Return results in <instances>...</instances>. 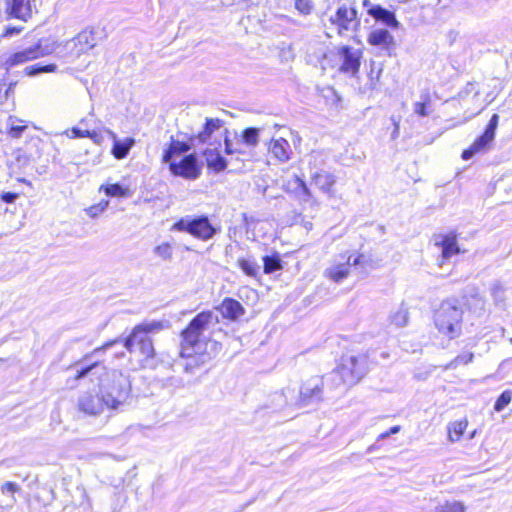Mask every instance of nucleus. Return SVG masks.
<instances>
[{"mask_svg": "<svg viewBox=\"0 0 512 512\" xmlns=\"http://www.w3.org/2000/svg\"><path fill=\"white\" fill-rule=\"evenodd\" d=\"M219 324V317L213 311L206 310L198 313L181 332L180 355L186 358L198 356L202 363L216 355L218 343L205 336Z\"/></svg>", "mask_w": 512, "mask_h": 512, "instance_id": "nucleus-1", "label": "nucleus"}, {"mask_svg": "<svg viewBox=\"0 0 512 512\" xmlns=\"http://www.w3.org/2000/svg\"><path fill=\"white\" fill-rule=\"evenodd\" d=\"M87 376L96 377L99 380V389L107 402V409L119 410L131 396V382L129 377L118 370H110L99 361L88 363L77 369L75 379L79 380Z\"/></svg>", "mask_w": 512, "mask_h": 512, "instance_id": "nucleus-2", "label": "nucleus"}, {"mask_svg": "<svg viewBox=\"0 0 512 512\" xmlns=\"http://www.w3.org/2000/svg\"><path fill=\"white\" fill-rule=\"evenodd\" d=\"M163 329L160 321L143 322L136 325L130 335L123 339V346L136 354L145 367H155V349L149 334Z\"/></svg>", "mask_w": 512, "mask_h": 512, "instance_id": "nucleus-3", "label": "nucleus"}, {"mask_svg": "<svg viewBox=\"0 0 512 512\" xmlns=\"http://www.w3.org/2000/svg\"><path fill=\"white\" fill-rule=\"evenodd\" d=\"M463 308L456 298L444 300L434 313V323L437 330L454 339L461 333Z\"/></svg>", "mask_w": 512, "mask_h": 512, "instance_id": "nucleus-4", "label": "nucleus"}, {"mask_svg": "<svg viewBox=\"0 0 512 512\" xmlns=\"http://www.w3.org/2000/svg\"><path fill=\"white\" fill-rule=\"evenodd\" d=\"M368 357L365 354L350 355L341 357L337 368L331 373L333 378L339 377L346 385L357 384L367 373Z\"/></svg>", "mask_w": 512, "mask_h": 512, "instance_id": "nucleus-5", "label": "nucleus"}, {"mask_svg": "<svg viewBox=\"0 0 512 512\" xmlns=\"http://www.w3.org/2000/svg\"><path fill=\"white\" fill-rule=\"evenodd\" d=\"M172 230L186 232L202 241H208L220 233L221 227L214 226L208 216H185L173 224Z\"/></svg>", "mask_w": 512, "mask_h": 512, "instance_id": "nucleus-6", "label": "nucleus"}, {"mask_svg": "<svg viewBox=\"0 0 512 512\" xmlns=\"http://www.w3.org/2000/svg\"><path fill=\"white\" fill-rule=\"evenodd\" d=\"M324 381L320 376H312L303 381L299 391H291V400L297 407H307L318 404L324 399Z\"/></svg>", "mask_w": 512, "mask_h": 512, "instance_id": "nucleus-7", "label": "nucleus"}, {"mask_svg": "<svg viewBox=\"0 0 512 512\" xmlns=\"http://www.w3.org/2000/svg\"><path fill=\"white\" fill-rule=\"evenodd\" d=\"M361 56L362 53L359 49H354L350 46H341L337 51H329L324 54V60L338 59L341 61L339 71L355 76L361 65Z\"/></svg>", "mask_w": 512, "mask_h": 512, "instance_id": "nucleus-8", "label": "nucleus"}, {"mask_svg": "<svg viewBox=\"0 0 512 512\" xmlns=\"http://www.w3.org/2000/svg\"><path fill=\"white\" fill-rule=\"evenodd\" d=\"M55 43L49 39H40L34 46L12 54L5 62L7 66H15L42 56L51 54Z\"/></svg>", "mask_w": 512, "mask_h": 512, "instance_id": "nucleus-9", "label": "nucleus"}, {"mask_svg": "<svg viewBox=\"0 0 512 512\" xmlns=\"http://www.w3.org/2000/svg\"><path fill=\"white\" fill-rule=\"evenodd\" d=\"M169 171L172 175L194 180L201 174V165L195 153L184 156L180 161H171Z\"/></svg>", "mask_w": 512, "mask_h": 512, "instance_id": "nucleus-10", "label": "nucleus"}, {"mask_svg": "<svg viewBox=\"0 0 512 512\" xmlns=\"http://www.w3.org/2000/svg\"><path fill=\"white\" fill-rule=\"evenodd\" d=\"M225 122L219 118H205L202 130L198 133L190 135V142L192 144H208L212 145V139L217 135H224Z\"/></svg>", "mask_w": 512, "mask_h": 512, "instance_id": "nucleus-11", "label": "nucleus"}, {"mask_svg": "<svg viewBox=\"0 0 512 512\" xmlns=\"http://www.w3.org/2000/svg\"><path fill=\"white\" fill-rule=\"evenodd\" d=\"M77 406L81 412L95 416L107 409V402L100 390L97 393L86 391L79 396Z\"/></svg>", "mask_w": 512, "mask_h": 512, "instance_id": "nucleus-12", "label": "nucleus"}, {"mask_svg": "<svg viewBox=\"0 0 512 512\" xmlns=\"http://www.w3.org/2000/svg\"><path fill=\"white\" fill-rule=\"evenodd\" d=\"M363 255L356 257L349 256L345 263L334 265L326 270V275L336 283L343 281L349 274L350 266H358L362 264Z\"/></svg>", "mask_w": 512, "mask_h": 512, "instance_id": "nucleus-13", "label": "nucleus"}, {"mask_svg": "<svg viewBox=\"0 0 512 512\" xmlns=\"http://www.w3.org/2000/svg\"><path fill=\"white\" fill-rule=\"evenodd\" d=\"M196 145L197 144H192V142H190V136L188 137L187 142L176 140L173 136H171L170 144L163 152L162 162L165 164H170L171 161H175V157L189 152L192 147Z\"/></svg>", "mask_w": 512, "mask_h": 512, "instance_id": "nucleus-14", "label": "nucleus"}, {"mask_svg": "<svg viewBox=\"0 0 512 512\" xmlns=\"http://www.w3.org/2000/svg\"><path fill=\"white\" fill-rule=\"evenodd\" d=\"M215 309L225 318L230 321H236L245 314L243 305L230 297H226L222 303L215 307Z\"/></svg>", "mask_w": 512, "mask_h": 512, "instance_id": "nucleus-15", "label": "nucleus"}, {"mask_svg": "<svg viewBox=\"0 0 512 512\" xmlns=\"http://www.w3.org/2000/svg\"><path fill=\"white\" fill-rule=\"evenodd\" d=\"M67 44H73L75 54L80 55L89 51L96 45L95 34L92 30H83Z\"/></svg>", "mask_w": 512, "mask_h": 512, "instance_id": "nucleus-16", "label": "nucleus"}, {"mask_svg": "<svg viewBox=\"0 0 512 512\" xmlns=\"http://www.w3.org/2000/svg\"><path fill=\"white\" fill-rule=\"evenodd\" d=\"M291 391L292 388L286 387L281 391L271 394L265 407L273 412H277L287 406H295V403L291 400Z\"/></svg>", "mask_w": 512, "mask_h": 512, "instance_id": "nucleus-17", "label": "nucleus"}, {"mask_svg": "<svg viewBox=\"0 0 512 512\" xmlns=\"http://www.w3.org/2000/svg\"><path fill=\"white\" fill-rule=\"evenodd\" d=\"M367 41L370 45L380 46L387 51L395 47L393 35L387 29L383 28L372 30L368 35Z\"/></svg>", "mask_w": 512, "mask_h": 512, "instance_id": "nucleus-18", "label": "nucleus"}, {"mask_svg": "<svg viewBox=\"0 0 512 512\" xmlns=\"http://www.w3.org/2000/svg\"><path fill=\"white\" fill-rule=\"evenodd\" d=\"M368 14L390 28L398 29L400 27V22L396 19L395 13L380 5H372L368 9Z\"/></svg>", "mask_w": 512, "mask_h": 512, "instance_id": "nucleus-19", "label": "nucleus"}, {"mask_svg": "<svg viewBox=\"0 0 512 512\" xmlns=\"http://www.w3.org/2000/svg\"><path fill=\"white\" fill-rule=\"evenodd\" d=\"M439 239L440 240L437 239L435 241V245L441 247V257L443 261L460 253V248L457 244L456 235L454 233L439 236Z\"/></svg>", "mask_w": 512, "mask_h": 512, "instance_id": "nucleus-20", "label": "nucleus"}, {"mask_svg": "<svg viewBox=\"0 0 512 512\" xmlns=\"http://www.w3.org/2000/svg\"><path fill=\"white\" fill-rule=\"evenodd\" d=\"M493 140L494 138L492 136H490L486 132H483L481 136L475 139V141L469 146V148L465 149L462 152V159L469 160L478 153L486 152L490 148V145L493 142Z\"/></svg>", "mask_w": 512, "mask_h": 512, "instance_id": "nucleus-21", "label": "nucleus"}, {"mask_svg": "<svg viewBox=\"0 0 512 512\" xmlns=\"http://www.w3.org/2000/svg\"><path fill=\"white\" fill-rule=\"evenodd\" d=\"M25 0H7V14L9 17L26 22L32 15L30 5L24 4Z\"/></svg>", "mask_w": 512, "mask_h": 512, "instance_id": "nucleus-22", "label": "nucleus"}, {"mask_svg": "<svg viewBox=\"0 0 512 512\" xmlns=\"http://www.w3.org/2000/svg\"><path fill=\"white\" fill-rule=\"evenodd\" d=\"M107 133L111 136L114 141L111 153L116 159H124L128 154L131 148L135 145L134 138H125L124 140H118L117 135L111 131L107 130Z\"/></svg>", "mask_w": 512, "mask_h": 512, "instance_id": "nucleus-23", "label": "nucleus"}, {"mask_svg": "<svg viewBox=\"0 0 512 512\" xmlns=\"http://www.w3.org/2000/svg\"><path fill=\"white\" fill-rule=\"evenodd\" d=\"M269 151L281 163L287 162L290 159V144L284 138L272 139L269 144Z\"/></svg>", "mask_w": 512, "mask_h": 512, "instance_id": "nucleus-24", "label": "nucleus"}, {"mask_svg": "<svg viewBox=\"0 0 512 512\" xmlns=\"http://www.w3.org/2000/svg\"><path fill=\"white\" fill-rule=\"evenodd\" d=\"M357 11L355 8H348L343 5L340 6L335 15L331 17V21L337 24L342 29H349L350 23L356 19Z\"/></svg>", "mask_w": 512, "mask_h": 512, "instance_id": "nucleus-25", "label": "nucleus"}, {"mask_svg": "<svg viewBox=\"0 0 512 512\" xmlns=\"http://www.w3.org/2000/svg\"><path fill=\"white\" fill-rule=\"evenodd\" d=\"M335 182V176L325 170L316 171L311 176V184L315 185L324 193H329Z\"/></svg>", "mask_w": 512, "mask_h": 512, "instance_id": "nucleus-26", "label": "nucleus"}, {"mask_svg": "<svg viewBox=\"0 0 512 512\" xmlns=\"http://www.w3.org/2000/svg\"><path fill=\"white\" fill-rule=\"evenodd\" d=\"M204 156L207 162V165L210 169L220 172L226 169L227 161L220 154L217 148L214 149H206L204 152Z\"/></svg>", "mask_w": 512, "mask_h": 512, "instance_id": "nucleus-27", "label": "nucleus"}, {"mask_svg": "<svg viewBox=\"0 0 512 512\" xmlns=\"http://www.w3.org/2000/svg\"><path fill=\"white\" fill-rule=\"evenodd\" d=\"M238 267L249 277L257 278L259 276V265L257 262L252 258H239L237 260Z\"/></svg>", "mask_w": 512, "mask_h": 512, "instance_id": "nucleus-28", "label": "nucleus"}, {"mask_svg": "<svg viewBox=\"0 0 512 512\" xmlns=\"http://www.w3.org/2000/svg\"><path fill=\"white\" fill-rule=\"evenodd\" d=\"M506 287L501 281H494L491 284L490 292L494 300L495 305L499 307H505L506 305Z\"/></svg>", "mask_w": 512, "mask_h": 512, "instance_id": "nucleus-29", "label": "nucleus"}, {"mask_svg": "<svg viewBox=\"0 0 512 512\" xmlns=\"http://www.w3.org/2000/svg\"><path fill=\"white\" fill-rule=\"evenodd\" d=\"M409 319L408 308L401 304L398 309L392 312L389 316L390 324L395 325L398 328H402L407 325Z\"/></svg>", "mask_w": 512, "mask_h": 512, "instance_id": "nucleus-30", "label": "nucleus"}, {"mask_svg": "<svg viewBox=\"0 0 512 512\" xmlns=\"http://www.w3.org/2000/svg\"><path fill=\"white\" fill-rule=\"evenodd\" d=\"M283 268L279 254L266 255L263 257V271L265 274H272Z\"/></svg>", "mask_w": 512, "mask_h": 512, "instance_id": "nucleus-31", "label": "nucleus"}, {"mask_svg": "<svg viewBox=\"0 0 512 512\" xmlns=\"http://www.w3.org/2000/svg\"><path fill=\"white\" fill-rule=\"evenodd\" d=\"M22 120L17 119L16 117L10 116L7 121L8 125V134L10 137L18 139L22 136L23 132L27 129L26 125H20L17 123H21Z\"/></svg>", "mask_w": 512, "mask_h": 512, "instance_id": "nucleus-32", "label": "nucleus"}, {"mask_svg": "<svg viewBox=\"0 0 512 512\" xmlns=\"http://www.w3.org/2000/svg\"><path fill=\"white\" fill-rule=\"evenodd\" d=\"M57 69L56 64H46L43 65L41 63H36L25 68V72L28 76H35L41 73H50L55 72Z\"/></svg>", "mask_w": 512, "mask_h": 512, "instance_id": "nucleus-33", "label": "nucleus"}, {"mask_svg": "<svg viewBox=\"0 0 512 512\" xmlns=\"http://www.w3.org/2000/svg\"><path fill=\"white\" fill-rule=\"evenodd\" d=\"M260 129L255 127H249L242 132V141L248 146L255 147L259 142Z\"/></svg>", "mask_w": 512, "mask_h": 512, "instance_id": "nucleus-34", "label": "nucleus"}, {"mask_svg": "<svg viewBox=\"0 0 512 512\" xmlns=\"http://www.w3.org/2000/svg\"><path fill=\"white\" fill-rule=\"evenodd\" d=\"M468 422L466 420L456 421L451 424L449 428V438L451 441H458L460 437L463 435L465 429L467 428Z\"/></svg>", "mask_w": 512, "mask_h": 512, "instance_id": "nucleus-35", "label": "nucleus"}, {"mask_svg": "<svg viewBox=\"0 0 512 512\" xmlns=\"http://www.w3.org/2000/svg\"><path fill=\"white\" fill-rule=\"evenodd\" d=\"M433 512H465V506L458 501H447L442 505L437 506Z\"/></svg>", "mask_w": 512, "mask_h": 512, "instance_id": "nucleus-36", "label": "nucleus"}, {"mask_svg": "<svg viewBox=\"0 0 512 512\" xmlns=\"http://www.w3.org/2000/svg\"><path fill=\"white\" fill-rule=\"evenodd\" d=\"M104 192L109 197H125L127 196V188H124L119 183L109 184L104 187Z\"/></svg>", "mask_w": 512, "mask_h": 512, "instance_id": "nucleus-37", "label": "nucleus"}, {"mask_svg": "<svg viewBox=\"0 0 512 512\" xmlns=\"http://www.w3.org/2000/svg\"><path fill=\"white\" fill-rule=\"evenodd\" d=\"M512 400V391L505 390L503 391L500 396L497 398L495 404H494V410L496 412H501L506 406L510 404Z\"/></svg>", "mask_w": 512, "mask_h": 512, "instance_id": "nucleus-38", "label": "nucleus"}, {"mask_svg": "<svg viewBox=\"0 0 512 512\" xmlns=\"http://www.w3.org/2000/svg\"><path fill=\"white\" fill-rule=\"evenodd\" d=\"M108 205H109L108 200H102L98 204L90 206L85 211L91 218H95L98 215H100L102 212H104L107 209Z\"/></svg>", "mask_w": 512, "mask_h": 512, "instance_id": "nucleus-39", "label": "nucleus"}, {"mask_svg": "<svg viewBox=\"0 0 512 512\" xmlns=\"http://www.w3.org/2000/svg\"><path fill=\"white\" fill-rule=\"evenodd\" d=\"M473 357V354L470 352L460 354L455 359H453L446 368L453 369L458 365L468 364L473 360Z\"/></svg>", "mask_w": 512, "mask_h": 512, "instance_id": "nucleus-40", "label": "nucleus"}, {"mask_svg": "<svg viewBox=\"0 0 512 512\" xmlns=\"http://www.w3.org/2000/svg\"><path fill=\"white\" fill-rule=\"evenodd\" d=\"M154 252L164 260H169L172 257V247L169 243H162L156 246Z\"/></svg>", "mask_w": 512, "mask_h": 512, "instance_id": "nucleus-41", "label": "nucleus"}, {"mask_svg": "<svg viewBox=\"0 0 512 512\" xmlns=\"http://www.w3.org/2000/svg\"><path fill=\"white\" fill-rule=\"evenodd\" d=\"M229 131L228 129H224V145H225V153L227 155H234V154H244L243 151H241L238 147H234L231 140L229 139Z\"/></svg>", "mask_w": 512, "mask_h": 512, "instance_id": "nucleus-42", "label": "nucleus"}, {"mask_svg": "<svg viewBox=\"0 0 512 512\" xmlns=\"http://www.w3.org/2000/svg\"><path fill=\"white\" fill-rule=\"evenodd\" d=\"M423 98L422 102H416L414 104V112L421 117H425L428 115L427 104L430 102V96L426 94L425 96H421Z\"/></svg>", "mask_w": 512, "mask_h": 512, "instance_id": "nucleus-43", "label": "nucleus"}, {"mask_svg": "<svg viewBox=\"0 0 512 512\" xmlns=\"http://www.w3.org/2000/svg\"><path fill=\"white\" fill-rule=\"evenodd\" d=\"M15 84L10 83L8 86L5 82L0 81V104H2L5 100H7L10 95L13 94Z\"/></svg>", "mask_w": 512, "mask_h": 512, "instance_id": "nucleus-44", "label": "nucleus"}, {"mask_svg": "<svg viewBox=\"0 0 512 512\" xmlns=\"http://www.w3.org/2000/svg\"><path fill=\"white\" fill-rule=\"evenodd\" d=\"M499 123V115L493 114L484 130L487 134L495 138V132Z\"/></svg>", "mask_w": 512, "mask_h": 512, "instance_id": "nucleus-45", "label": "nucleus"}, {"mask_svg": "<svg viewBox=\"0 0 512 512\" xmlns=\"http://www.w3.org/2000/svg\"><path fill=\"white\" fill-rule=\"evenodd\" d=\"M295 7L300 13L309 14L313 5L311 0H296Z\"/></svg>", "mask_w": 512, "mask_h": 512, "instance_id": "nucleus-46", "label": "nucleus"}, {"mask_svg": "<svg viewBox=\"0 0 512 512\" xmlns=\"http://www.w3.org/2000/svg\"><path fill=\"white\" fill-rule=\"evenodd\" d=\"M118 342H120V340H119V339L114 340V341H111V342H107V343H106L105 345H103L102 347L96 348V349H95L91 354H89V355H85V356H84V358H83L81 361L77 362V363H76V366L81 365L82 363L87 362V361H88V359H89L90 357H92L93 355H96L97 353H99V352H101V351H103V350H106L107 348L111 347L112 345H114V344H116V343H118Z\"/></svg>", "mask_w": 512, "mask_h": 512, "instance_id": "nucleus-47", "label": "nucleus"}, {"mask_svg": "<svg viewBox=\"0 0 512 512\" xmlns=\"http://www.w3.org/2000/svg\"><path fill=\"white\" fill-rule=\"evenodd\" d=\"M24 30L23 26H5L2 30L1 37H12L20 34Z\"/></svg>", "mask_w": 512, "mask_h": 512, "instance_id": "nucleus-48", "label": "nucleus"}, {"mask_svg": "<svg viewBox=\"0 0 512 512\" xmlns=\"http://www.w3.org/2000/svg\"><path fill=\"white\" fill-rule=\"evenodd\" d=\"M20 490V487L18 484L14 483V482H6L4 483L2 486H1V492L3 494H14L16 492H18Z\"/></svg>", "mask_w": 512, "mask_h": 512, "instance_id": "nucleus-49", "label": "nucleus"}, {"mask_svg": "<svg viewBox=\"0 0 512 512\" xmlns=\"http://www.w3.org/2000/svg\"><path fill=\"white\" fill-rule=\"evenodd\" d=\"M295 182L297 184V188L301 189L302 194L304 196V200L308 199L311 196L310 189L308 188L305 181H303L301 178L296 177Z\"/></svg>", "mask_w": 512, "mask_h": 512, "instance_id": "nucleus-50", "label": "nucleus"}, {"mask_svg": "<svg viewBox=\"0 0 512 512\" xmlns=\"http://www.w3.org/2000/svg\"><path fill=\"white\" fill-rule=\"evenodd\" d=\"M71 138H84V137H87L89 135V130L85 129V130H82L78 127H73L71 129Z\"/></svg>", "mask_w": 512, "mask_h": 512, "instance_id": "nucleus-51", "label": "nucleus"}, {"mask_svg": "<svg viewBox=\"0 0 512 512\" xmlns=\"http://www.w3.org/2000/svg\"><path fill=\"white\" fill-rule=\"evenodd\" d=\"M87 137L90 138L97 145H101L104 141V136L100 132H97L95 130H89V135Z\"/></svg>", "mask_w": 512, "mask_h": 512, "instance_id": "nucleus-52", "label": "nucleus"}, {"mask_svg": "<svg viewBox=\"0 0 512 512\" xmlns=\"http://www.w3.org/2000/svg\"><path fill=\"white\" fill-rule=\"evenodd\" d=\"M18 197L19 195L14 192H3L1 194V200L5 203H14Z\"/></svg>", "mask_w": 512, "mask_h": 512, "instance_id": "nucleus-53", "label": "nucleus"}, {"mask_svg": "<svg viewBox=\"0 0 512 512\" xmlns=\"http://www.w3.org/2000/svg\"><path fill=\"white\" fill-rule=\"evenodd\" d=\"M391 121H392V123H393V125H394V130H393V132H392V134H391V138H392L393 140H395V139H396V138H398V136H399V131H400V128H399V122H400V120H399V118H397V117H395V116H392V117H391Z\"/></svg>", "mask_w": 512, "mask_h": 512, "instance_id": "nucleus-54", "label": "nucleus"}, {"mask_svg": "<svg viewBox=\"0 0 512 512\" xmlns=\"http://www.w3.org/2000/svg\"><path fill=\"white\" fill-rule=\"evenodd\" d=\"M388 431L390 435L396 434L400 431V426H393Z\"/></svg>", "mask_w": 512, "mask_h": 512, "instance_id": "nucleus-55", "label": "nucleus"}, {"mask_svg": "<svg viewBox=\"0 0 512 512\" xmlns=\"http://www.w3.org/2000/svg\"><path fill=\"white\" fill-rule=\"evenodd\" d=\"M389 436H390L389 431H386V432L381 433V434L379 435L378 440L386 439V438H387V437H389Z\"/></svg>", "mask_w": 512, "mask_h": 512, "instance_id": "nucleus-56", "label": "nucleus"}, {"mask_svg": "<svg viewBox=\"0 0 512 512\" xmlns=\"http://www.w3.org/2000/svg\"><path fill=\"white\" fill-rule=\"evenodd\" d=\"M473 89H474V85H473V84H471V83H469V84L467 85L466 89H465V92H466V93H469V92H471Z\"/></svg>", "mask_w": 512, "mask_h": 512, "instance_id": "nucleus-57", "label": "nucleus"}, {"mask_svg": "<svg viewBox=\"0 0 512 512\" xmlns=\"http://www.w3.org/2000/svg\"><path fill=\"white\" fill-rule=\"evenodd\" d=\"M363 6L367 7L368 9L372 6L370 0H364L363 1Z\"/></svg>", "mask_w": 512, "mask_h": 512, "instance_id": "nucleus-58", "label": "nucleus"}]
</instances>
